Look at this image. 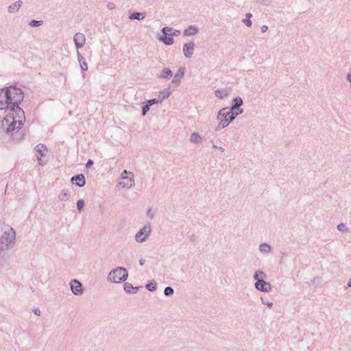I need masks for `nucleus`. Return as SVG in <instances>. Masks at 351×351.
I'll return each instance as SVG.
<instances>
[{"mask_svg": "<svg viewBox=\"0 0 351 351\" xmlns=\"http://www.w3.org/2000/svg\"><path fill=\"white\" fill-rule=\"evenodd\" d=\"M213 149H218V147L215 145H213Z\"/></svg>", "mask_w": 351, "mask_h": 351, "instance_id": "nucleus-52", "label": "nucleus"}, {"mask_svg": "<svg viewBox=\"0 0 351 351\" xmlns=\"http://www.w3.org/2000/svg\"><path fill=\"white\" fill-rule=\"evenodd\" d=\"M80 64V68L82 71H86L88 70V64H87L86 62H83L82 63H81Z\"/></svg>", "mask_w": 351, "mask_h": 351, "instance_id": "nucleus-41", "label": "nucleus"}, {"mask_svg": "<svg viewBox=\"0 0 351 351\" xmlns=\"http://www.w3.org/2000/svg\"><path fill=\"white\" fill-rule=\"evenodd\" d=\"M34 314H36V315H40V311L38 308H34Z\"/></svg>", "mask_w": 351, "mask_h": 351, "instance_id": "nucleus-48", "label": "nucleus"}, {"mask_svg": "<svg viewBox=\"0 0 351 351\" xmlns=\"http://www.w3.org/2000/svg\"><path fill=\"white\" fill-rule=\"evenodd\" d=\"M348 287H351V278L349 280L348 283L347 285Z\"/></svg>", "mask_w": 351, "mask_h": 351, "instance_id": "nucleus-50", "label": "nucleus"}, {"mask_svg": "<svg viewBox=\"0 0 351 351\" xmlns=\"http://www.w3.org/2000/svg\"><path fill=\"white\" fill-rule=\"evenodd\" d=\"M246 19H243L242 22L245 24L247 27L252 26V21L250 20L251 17L252 16V14L247 13L246 14Z\"/></svg>", "mask_w": 351, "mask_h": 351, "instance_id": "nucleus-30", "label": "nucleus"}, {"mask_svg": "<svg viewBox=\"0 0 351 351\" xmlns=\"http://www.w3.org/2000/svg\"><path fill=\"white\" fill-rule=\"evenodd\" d=\"M84 206V202L82 199H79L77 202V207L79 211H81Z\"/></svg>", "mask_w": 351, "mask_h": 351, "instance_id": "nucleus-38", "label": "nucleus"}, {"mask_svg": "<svg viewBox=\"0 0 351 351\" xmlns=\"http://www.w3.org/2000/svg\"><path fill=\"white\" fill-rule=\"evenodd\" d=\"M261 29L262 32H265L268 29V27H267V25H262L261 27Z\"/></svg>", "mask_w": 351, "mask_h": 351, "instance_id": "nucleus-47", "label": "nucleus"}, {"mask_svg": "<svg viewBox=\"0 0 351 351\" xmlns=\"http://www.w3.org/2000/svg\"><path fill=\"white\" fill-rule=\"evenodd\" d=\"M199 32V29L195 25H190L187 28H186L183 34L185 36H190L195 35Z\"/></svg>", "mask_w": 351, "mask_h": 351, "instance_id": "nucleus-18", "label": "nucleus"}, {"mask_svg": "<svg viewBox=\"0 0 351 351\" xmlns=\"http://www.w3.org/2000/svg\"><path fill=\"white\" fill-rule=\"evenodd\" d=\"M145 259H140V261H139L140 265H143L145 264Z\"/></svg>", "mask_w": 351, "mask_h": 351, "instance_id": "nucleus-49", "label": "nucleus"}, {"mask_svg": "<svg viewBox=\"0 0 351 351\" xmlns=\"http://www.w3.org/2000/svg\"><path fill=\"white\" fill-rule=\"evenodd\" d=\"M43 24V21H36V20H32L29 23V25L31 26V27H36V26H40Z\"/></svg>", "mask_w": 351, "mask_h": 351, "instance_id": "nucleus-33", "label": "nucleus"}, {"mask_svg": "<svg viewBox=\"0 0 351 351\" xmlns=\"http://www.w3.org/2000/svg\"><path fill=\"white\" fill-rule=\"evenodd\" d=\"M265 277L266 274L265 272H263L261 270H257L253 276V279L254 280L257 282V280H261L263 278H265Z\"/></svg>", "mask_w": 351, "mask_h": 351, "instance_id": "nucleus-26", "label": "nucleus"}, {"mask_svg": "<svg viewBox=\"0 0 351 351\" xmlns=\"http://www.w3.org/2000/svg\"><path fill=\"white\" fill-rule=\"evenodd\" d=\"M145 17V15L144 13H142V12H134L133 14H132L129 16V19H131V20H138V21H141V20H143Z\"/></svg>", "mask_w": 351, "mask_h": 351, "instance_id": "nucleus-27", "label": "nucleus"}, {"mask_svg": "<svg viewBox=\"0 0 351 351\" xmlns=\"http://www.w3.org/2000/svg\"><path fill=\"white\" fill-rule=\"evenodd\" d=\"M185 73L184 67H180L177 71L176 73L173 75L171 82L170 84L171 86L173 87H177L180 85L182 79L183 78Z\"/></svg>", "mask_w": 351, "mask_h": 351, "instance_id": "nucleus-10", "label": "nucleus"}, {"mask_svg": "<svg viewBox=\"0 0 351 351\" xmlns=\"http://www.w3.org/2000/svg\"><path fill=\"white\" fill-rule=\"evenodd\" d=\"M161 32H162L163 34L171 36H177L180 33V30L174 29L172 27H162Z\"/></svg>", "mask_w": 351, "mask_h": 351, "instance_id": "nucleus-16", "label": "nucleus"}, {"mask_svg": "<svg viewBox=\"0 0 351 351\" xmlns=\"http://www.w3.org/2000/svg\"><path fill=\"white\" fill-rule=\"evenodd\" d=\"M160 103H161V99H149L147 101V104L149 106L152 105H154V104H160Z\"/></svg>", "mask_w": 351, "mask_h": 351, "instance_id": "nucleus-35", "label": "nucleus"}, {"mask_svg": "<svg viewBox=\"0 0 351 351\" xmlns=\"http://www.w3.org/2000/svg\"><path fill=\"white\" fill-rule=\"evenodd\" d=\"M77 56L80 64L82 63L83 62H86L84 58L81 55L78 50H77Z\"/></svg>", "mask_w": 351, "mask_h": 351, "instance_id": "nucleus-40", "label": "nucleus"}, {"mask_svg": "<svg viewBox=\"0 0 351 351\" xmlns=\"http://www.w3.org/2000/svg\"><path fill=\"white\" fill-rule=\"evenodd\" d=\"M261 302L263 304L267 305L268 307H271L273 306V302H265L263 298H261Z\"/></svg>", "mask_w": 351, "mask_h": 351, "instance_id": "nucleus-43", "label": "nucleus"}, {"mask_svg": "<svg viewBox=\"0 0 351 351\" xmlns=\"http://www.w3.org/2000/svg\"><path fill=\"white\" fill-rule=\"evenodd\" d=\"M228 115L227 108H223L217 112L216 119L218 121V124L215 128V131H219L229 125Z\"/></svg>", "mask_w": 351, "mask_h": 351, "instance_id": "nucleus-4", "label": "nucleus"}, {"mask_svg": "<svg viewBox=\"0 0 351 351\" xmlns=\"http://www.w3.org/2000/svg\"><path fill=\"white\" fill-rule=\"evenodd\" d=\"M69 194L64 191H62L59 195H58V199L60 202H64V201H66L69 199Z\"/></svg>", "mask_w": 351, "mask_h": 351, "instance_id": "nucleus-29", "label": "nucleus"}, {"mask_svg": "<svg viewBox=\"0 0 351 351\" xmlns=\"http://www.w3.org/2000/svg\"><path fill=\"white\" fill-rule=\"evenodd\" d=\"M174 293L173 289L171 287H167L164 290V293L165 295L169 296L172 295Z\"/></svg>", "mask_w": 351, "mask_h": 351, "instance_id": "nucleus-34", "label": "nucleus"}, {"mask_svg": "<svg viewBox=\"0 0 351 351\" xmlns=\"http://www.w3.org/2000/svg\"><path fill=\"white\" fill-rule=\"evenodd\" d=\"M243 112V109H240L239 112H234V110H232L230 109V110H227V114H228V121L229 124L232 122L234 119L239 115Z\"/></svg>", "mask_w": 351, "mask_h": 351, "instance_id": "nucleus-21", "label": "nucleus"}, {"mask_svg": "<svg viewBox=\"0 0 351 351\" xmlns=\"http://www.w3.org/2000/svg\"><path fill=\"white\" fill-rule=\"evenodd\" d=\"M132 175H134L131 171H128L127 170H124L121 174V176H120V180H124V179H126L130 176H132Z\"/></svg>", "mask_w": 351, "mask_h": 351, "instance_id": "nucleus-31", "label": "nucleus"}, {"mask_svg": "<svg viewBox=\"0 0 351 351\" xmlns=\"http://www.w3.org/2000/svg\"><path fill=\"white\" fill-rule=\"evenodd\" d=\"M93 165V161L91 159H89V160L87 161L86 164V167L87 168H88V167H90V166H92Z\"/></svg>", "mask_w": 351, "mask_h": 351, "instance_id": "nucleus-45", "label": "nucleus"}, {"mask_svg": "<svg viewBox=\"0 0 351 351\" xmlns=\"http://www.w3.org/2000/svg\"><path fill=\"white\" fill-rule=\"evenodd\" d=\"M22 6V1L19 0L12 4L8 8V11L10 14H14L17 12Z\"/></svg>", "mask_w": 351, "mask_h": 351, "instance_id": "nucleus-15", "label": "nucleus"}, {"mask_svg": "<svg viewBox=\"0 0 351 351\" xmlns=\"http://www.w3.org/2000/svg\"><path fill=\"white\" fill-rule=\"evenodd\" d=\"M337 228L340 232H346V231H348V229L346 228V225L344 223H341L338 224Z\"/></svg>", "mask_w": 351, "mask_h": 351, "instance_id": "nucleus-36", "label": "nucleus"}, {"mask_svg": "<svg viewBox=\"0 0 351 351\" xmlns=\"http://www.w3.org/2000/svg\"><path fill=\"white\" fill-rule=\"evenodd\" d=\"M218 149L221 150V152H224V148L222 147H218Z\"/></svg>", "mask_w": 351, "mask_h": 351, "instance_id": "nucleus-51", "label": "nucleus"}, {"mask_svg": "<svg viewBox=\"0 0 351 351\" xmlns=\"http://www.w3.org/2000/svg\"><path fill=\"white\" fill-rule=\"evenodd\" d=\"M151 233V225L146 224L136 233L134 239L137 243H143L150 236Z\"/></svg>", "mask_w": 351, "mask_h": 351, "instance_id": "nucleus-6", "label": "nucleus"}, {"mask_svg": "<svg viewBox=\"0 0 351 351\" xmlns=\"http://www.w3.org/2000/svg\"><path fill=\"white\" fill-rule=\"evenodd\" d=\"M149 106L146 104L143 108H142V115L145 116L147 112L149 110Z\"/></svg>", "mask_w": 351, "mask_h": 351, "instance_id": "nucleus-39", "label": "nucleus"}, {"mask_svg": "<svg viewBox=\"0 0 351 351\" xmlns=\"http://www.w3.org/2000/svg\"><path fill=\"white\" fill-rule=\"evenodd\" d=\"M73 42L77 50L82 48L86 43V36L83 33L77 32L73 36Z\"/></svg>", "mask_w": 351, "mask_h": 351, "instance_id": "nucleus-11", "label": "nucleus"}, {"mask_svg": "<svg viewBox=\"0 0 351 351\" xmlns=\"http://www.w3.org/2000/svg\"><path fill=\"white\" fill-rule=\"evenodd\" d=\"M23 99V92L20 88L10 86L0 89V110L5 112L2 127L8 134L20 129L25 121L24 112L19 106Z\"/></svg>", "mask_w": 351, "mask_h": 351, "instance_id": "nucleus-1", "label": "nucleus"}, {"mask_svg": "<svg viewBox=\"0 0 351 351\" xmlns=\"http://www.w3.org/2000/svg\"><path fill=\"white\" fill-rule=\"evenodd\" d=\"M230 95V90L227 88L218 89L215 91V95L218 99H222Z\"/></svg>", "mask_w": 351, "mask_h": 351, "instance_id": "nucleus-19", "label": "nucleus"}, {"mask_svg": "<svg viewBox=\"0 0 351 351\" xmlns=\"http://www.w3.org/2000/svg\"><path fill=\"white\" fill-rule=\"evenodd\" d=\"M128 277V273L125 268L118 267L111 270L108 276L107 280L111 283H121L125 282Z\"/></svg>", "mask_w": 351, "mask_h": 351, "instance_id": "nucleus-3", "label": "nucleus"}, {"mask_svg": "<svg viewBox=\"0 0 351 351\" xmlns=\"http://www.w3.org/2000/svg\"><path fill=\"white\" fill-rule=\"evenodd\" d=\"M202 140V137L197 132H193L190 136V141L193 143H199Z\"/></svg>", "mask_w": 351, "mask_h": 351, "instance_id": "nucleus-28", "label": "nucleus"}, {"mask_svg": "<svg viewBox=\"0 0 351 351\" xmlns=\"http://www.w3.org/2000/svg\"><path fill=\"white\" fill-rule=\"evenodd\" d=\"M172 75L173 73L171 69L169 68H165L161 71L160 74L159 75V78L169 79L172 77Z\"/></svg>", "mask_w": 351, "mask_h": 351, "instance_id": "nucleus-23", "label": "nucleus"}, {"mask_svg": "<svg viewBox=\"0 0 351 351\" xmlns=\"http://www.w3.org/2000/svg\"><path fill=\"white\" fill-rule=\"evenodd\" d=\"M163 34L158 37L159 41L162 42L166 45H171L174 43V39L173 36Z\"/></svg>", "mask_w": 351, "mask_h": 351, "instance_id": "nucleus-20", "label": "nucleus"}, {"mask_svg": "<svg viewBox=\"0 0 351 351\" xmlns=\"http://www.w3.org/2000/svg\"><path fill=\"white\" fill-rule=\"evenodd\" d=\"M116 8V5L114 3L112 2H110L107 4V8L109 10H112L114 9H115Z\"/></svg>", "mask_w": 351, "mask_h": 351, "instance_id": "nucleus-42", "label": "nucleus"}, {"mask_svg": "<svg viewBox=\"0 0 351 351\" xmlns=\"http://www.w3.org/2000/svg\"><path fill=\"white\" fill-rule=\"evenodd\" d=\"M146 288L150 291H154L156 289V283L152 282L146 285Z\"/></svg>", "mask_w": 351, "mask_h": 351, "instance_id": "nucleus-32", "label": "nucleus"}, {"mask_svg": "<svg viewBox=\"0 0 351 351\" xmlns=\"http://www.w3.org/2000/svg\"><path fill=\"white\" fill-rule=\"evenodd\" d=\"M254 287L258 291L265 293H269L272 289L271 284L264 280L263 278L261 280H257V282H255Z\"/></svg>", "mask_w": 351, "mask_h": 351, "instance_id": "nucleus-9", "label": "nucleus"}, {"mask_svg": "<svg viewBox=\"0 0 351 351\" xmlns=\"http://www.w3.org/2000/svg\"><path fill=\"white\" fill-rule=\"evenodd\" d=\"M271 246L267 243H261L258 246L259 251L263 254L270 253L271 252Z\"/></svg>", "mask_w": 351, "mask_h": 351, "instance_id": "nucleus-24", "label": "nucleus"}, {"mask_svg": "<svg viewBox=\"0 0 351 351\" xmlns=\"http://www.w3.org/2000/svg\"><path fill=\"white\" fill-rule=\"evenodd\" d=\"M9 249L0 247V267H6L9 265L10 253Z\"/></svg>", "mask_w": 351, "mask_h": 351, "instance_id": "nucleus-7", "label": "nucleus"}, {"mask_svg": "<svg viewBox=\"0 0 351 351\" xmlns=\"http://www.w3.org/2000/svg\"><path fill=\"white\" fill-rule=\"evenodd\" d=\"M195 44L193 42H189L184 44L183 53L186 58H191L193 54Z\"/></svg>", "mask_w": 351, "mask_h": 351, "instance_id": "nucleus-13", "label": "nucleus"}, {"mask_svg": "<svg viewBox=\"0 0 351 351\" xmlns=\"http://www.w3.org/2000/svg\"><path fill=\"white\" fill-rule=\"evenodd\" d=\"M171 85H169L167 88L160 90L159 92V97L158 99H161V103L165 99H167L172 93L171 90Z\"/></svg>", "mask_w": 351, "mask_h": 351, "instance_id": "nucleus-17", "label": "nucleus"}, {"mask_svg": "<svg viewBox=\"0 0 351 351\" xmlns=\"http://www.w3.org/2000/svg\"><path fill=\"white\" fill-rule=\"evenodd\" d=\"M123 289L128 293H136L138 291L137 287H134L131 283L125 282L123 284Z\"/></svg>", "mask_w": 351, "mask_h": 351, "instance_id": "nucleus-25", "label": "nucleus"}, {"mask_svg": "<svg viewBox=\"0 0 351 351\" xmlns=\"http://www.w3.org/2000/svg\"><path fill=\"white\" fill-rule=\"evenodd\" d=\"M147 216L150 219H153L154 217V211L152 210V208H149L147 210Z\"/></svg>", "mask_w": 351, "mask_h": 351, "instance_id": "nucleus-37", "label": "nucleus"}, {"mask_svg": "<svg viewBox=\"0 0 351 351\" xmlns=\"http://www.w3.org/2000/svg\"><path fill=\"white\" fill-rule=\"evenodd\" d=\"M69 285L71 290L74 295H81L84 293L82 285L79 280L73 279L70 281Z\"/></svg>", "mask_w": 351, "mask_h": 351, "instance_id": "nucleus-8", "label": "nucleus"}, {"mask_svg": "<svg viewBox=\"0 0 351 351\" xmlns=\"http://www.w3.org/2000/svg\"><path fill=\"white\" fill-rule=\"evenodd\" d=\"M71 180L73 184H75L80 187L84 186L86 184L85 177L82 174H79L75 176H73Z\"/></svg>", "mask_w": 351, "mask_h": 351, "instance_id": "nucleus-14", "label": "nucleus"}, {"mask_svg": "<svg viewBox=\"0 0 351 351\" xmlns=\"http://www.w3.org/2000/svg\"><path fill=\"white\" fill-rule=\"evenodd\" d=\"M34 150L39 164L42 166L46 165L49 160L46 147L42 144H38L35 147Z\"/></svg>", "mask_w": 351, "mask_h": 351, "instance_id": "nucleus-5", "label": "nucleus"}, {"mask_svg": "<svg viewBox=\"0 0 351 351\" xmlns=\"http://www.w3.org/2000/svg\"><path fill=\"white\" fill-rule=\"evenodd\" d=\"M135 184L134 175H132V176L124 179V180H120L117 186L120 187L121 189H130Z\"/></svg>", "mask_w": 351, "mask_h": 351, "instance_id": "nucleus-12", "label": "nucleus"}, {"mask_svg": "<svg viewBox=\"0 0 351 351\" xmlns=\"http://www.w3.org/2000/svg\"><path fill=\"white\" fill-rule=\"evenodd\" d=\"M322 279L319 277H315L313 279L312 282L313 283H319L321 282Z\"/></svg>", "mask_w": 351, "mask_h": 351, "instance_id": "nucleus-44", "label": "nucleus"}, {"mask_svg": "<svg viewBox=\"0 0 351 351\" xmlns=\"http://www.w3.org/2000/svg\"><path fill=\"white\" fill-rule=\"evenodd\" d=\"M347 80L351 83V68L350 69V72L346 75Z\"/></svg>", "mask_w": 351, "mask_h": 351, "instance_id": "nucleus-46", "label": "nucleus"}, {"mask_svg": "<svg viewBox=\"0 0 351 351\" xmlns=\"http://www.w3.org/2000/svg\"><path fill=\"white\" fill-rule=\"evenodd\" d=\"M233 105L230 108L232 110H237L238 112L241 109L240 107L243 104V99L240 97H235L233 99Z\"/></svg>", "mask_w": 351, "mask_h": 351, "instance_id": "nucleus-22", "label": "nucleus"}, {"mask_svg": "<svg viewBox=\"0 0 351 351\" xmlns=\"http://www.w3.org/2000/svg\"><path fill=\"white\" fill-rule=\"evenodd\" d=\"M16 242V232L10 226H5L3 228L2 234L0 237V247L10 250Z\"/></svg>", "mask_w": 351, "mask_h": 351, "instance_id": "nucleus-2", "label": "nucleus"}]
</instances>
